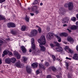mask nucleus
<instances>
[{
    "mask_svg": "<svg viewBox=\"0 0 78 78\" xmlns=\"http://www.w3.org/2000/svg\"><path fill=\"white\" fill-rule=\"evenodd\" d=\"M36 28H40V27H39V26L36 25Z\"/></svg>",
    "mask_w": 78,
    "mask_h": 78,
    "instance_id": "bf43d9fd",
    "label": "nucleus"
},
{
    "mask_svg": "<svg viewBox=\"0 0 78 78\" xmlns=\"http://www.w3.org/2000/svg\"><path fill=\"white\" fill-rule=\"evenodd\" d=\"M66 26H67V25H66V24H64L63 25V27H66Z\"/></svg>",
    "mask_w": 78,
    "mask_h": 78,
    "instance_id": "e2e57ef3",
    "label": "nucleus"
},
{
    "mask_svg": "<svg viewBox=\"0 0 78 78\" xmlns=\"http://www.w3.org/2000/svg\"><path fill=\"white\" fill-rule=\"evenodd\" d=\"M5 2V0H0V3H3Z\"/></svg>",
    "mask_w": 78,
    "mask_h": 78,
    "instance_id": "e433bc0d",
    "label": "nucleus"
},
{
    "mask_svg": "<svg viewBox=\"0 0 78 78\" xmlns=\"http://www.w3.org/2000/svg\"><path fill=\"white\" fill-rule=\"evenodd\" d=\"M21 49L23 53H25L27 51V49L23 46L21 47Z\"/></svg>",
    "mask_w": 78,
    "mask_h": 78,
    "instance_id": "dca6fc26",
    "label": "nucleus"
},
{
    "mask_svg": "<svg viewBox=\"0 0 78 78\" xmlns=\"http://www.w3.org/2000/svg\"><path fill=\"white\" fill-rule=\"evenodd\" d=\"M35 13H36V14H38V13H39V11L36 10L35 11Z\"/></svg>",
    "mask_w": 78,
    "mask_h": 78,
    "instance_id": "79ce46f5",
    "label": "nucleus"
},
{
    "mask_svg": "<svg viewBox=\"0 0 78 78\" xmlns=\"http://www.w3.org/2000/svg\"><path fill=\"white\" fill-rule=\"evenodd\" d=\"M39 67L40 69H45V67L44 66V65L42 64H40L39 65Z\"/></svg>",
    "mask_w": 78,
    "mask_h": 78,
    "instance_id": "5701e85b",
    "label": "nucleus"
},
{
    "mask_svg": "<svg viewBox=\"0 0 78 78\" xmlns=\"http://www.w3.org/2000/svg\"><path fill=\"white\" fill-rule=\"evenodd\" d=\"M14 54L16 57L17 59H20V55L19 54L17 53V52L16 51H15L13 52Z\"/></svg>",
    "mask_w": 78,
    "mask_h": 78,
    "instance_id": "39448f33",
    "label": "nucleus"
},
{
    "mask_svg": "<svg viewBox=\"0 0 78 78\" xmlns=\"http://www.w3.org/2000/svg\"><path fill=\"white\" fill-rule=\"evenodd\" d=\"M30 14L31 16H34V13H30Z\"/></svg>",
    "mask_w": 78,
    "mask_h": 78,
    "instance_id": "09e8293b",
    "label": "nucleus"
},
{
    "mask_svg": "<svg viewBox=\"0 0 78 78\" xmlns=\"http://www.w3.org/2000/svg\"><path fill=\"white\" fill-rule=\"evenodd\" d=\"M28 10H30L31 9V7H28Z\"/></svg>",
    "mask_w": 78,
    "mask_h": 78,
    "instance_id": "864d4df0",
    "label": "nucleus"
},
{
    "mask_svg": "<svg viewBox=\"0 0 78 78\" xmlns=\"http://www.w3.org/2000/svg\"><path fill=\"white\" fill-rule=\"evenodd\" d=\"M66 59H69V60H71V58H68L67 57H66Z\"/></svg>",
    "mask_w": 78,
    "mask_h": 78,
    "instance_id": "37998d69",
    "label": "nucleus"
},
{
    "mask_svg": "<svg viewBox=\"0 0 78 78\" xmlns=\"http://www.w3.org/2000/svg\"><path fill=\"white\" fill-rule=\"evenodd\" d=\"M21 30L22 31H25L26 30V27L24 26H22L21 28Z\"/></svg>",
    "mask_w": 78,
    "mask_h": 78,
    "instance_id": "bb28decb",
    "label": "nucleus"
},
{
    "mask_svg": "<svg viewBox=\"0 0 78 78\" xmlns=\"http://www.w3.org/2000/svg\"><path fill=\"white\" fill-rule=\"evenodd\" d=\"M45 64L46 67H48V66H50V65L49 64V63H48L47 62H46Z\"/></svg>",
    "mask_w": 78,
    "mask_h": 78,
    "instance_id": "c756f323",
    "label": "nucleus"
},
{
    "mask_svg": "<svg viewBox=\"0 0 78 78\" xmlns=\"http://www.w3.org/2000/svg\"><path fill=\"white\" fill-rule=\"evenodd\" d=\"M64 6L65 8H68L69 10L71 11L73 8V4L72 2H69L65 3Z\"/></svg>",
    "mask_w": 78,
    "mask_h": 78,
    "instance_id": "f03ea898",
    "label": "nucleus"
},
{
    "mask_svg": "<svg viewBox=\"0 0 78 78\" xmlns=\"http://www.w3.org/2000/svg\"><path fill=\"white\" fill-rule=\"evenodd\" d=\"M62 23H66V20H62Z\"/></svg>",
    "mask_w": 78,
    "mask_h": 78,
    "instance_id": "c03bdc74",
    "label": "nucleus"
},
{
    "mask_svg": "<svg viewBox=\"0 0 78 78\" xmlns=\"http://www.w3.org/2000/svg\"><path fill=\"white\" fill-rule=\"evenodd\" d=\"M37 1H40V0H34L32 3V5H37L38 3Z\"/></svg>",
    "mask_w": 78,
    "mask_h": 78,
    "instance_id": "412c9836",
    "label": "nucleus"
},
{
    "mask_svg": "<svg viewBox=\"0 0 78 78\" xmlns=\"http://www.w3.org/2000/svg\"><path fill=\"white\" fill-rule=\"evenodd\" d=\"M76 24L78 26V21L76 22Z\"/></svg>",
    "mask_w": 78,
    "mask_h": 78,
    "instance_id": "13d9d810",
    "label": "nucleus"
},
{
    "mask_svg": "<svg viewBox=\"0 0 78 78\" xmlns=\"http://www.w3.org/2000/svg\"><path fill=\"white\" fill-rule=\"evenodd\" d=\"M72 20L74 22L76 21V20Z\"/></svg>",
    "mask_w": 78,
    "mask_h": 78,
    "instance_id": "680f3d73",
    "label": "nucleus"
},
{
    "mask_svg": "<svg viewBox=\"0 0 78 78\" xmlns=\"http://www.w3.org/2000/svg\"><path fill=\"white\" fill-rule=\"evenodd\" d=\"M67 30H68V31L69 32H71V30H69V29H67Z\"/></svg>",
    "mask_w": 78,
    "mask_h": 78,
    "instance_id": "3c124183",
    "label": "nucleus"
},
{
    "mask_svg": "<svg viewBox=\"0 0 78 78\" xmlns=\"http://www.w3.org/2000/svg\"><path fill=\"white\" fill-rule=\"evenodd\" d=\"M69 17H66L65 18H64L63 20H69Z\"/></svg>",
    "mask_w": 78,
    "mask_h": 78,
    "instance_id": "cd10ccee",
    "label": "nucleus"
},
{
    "mask_svg": "<svg viewBox=\"0 0 78 78\" xmlns=\"http://www.w3.org/2000/svg\"><path fill=\"white\" fill-rule=\"evenodd\" d=\"M40 5V6H42V5H43V3H41Z\"/></svg>",
    "mask_w": 78,
    "mask_h": 78,
    "instance_id": "5fc2aeb1",
    "label": "nucleus"
},
{
    "mask_svg": "<svg viewBox=\"0 0 78 78\" xmlns=\"http://www.w3.org/2000/svg\"><path fill=\"white\" fill-rule=\"evenodd\" d=\"M16 66L17 67H19V68H23V66H24L23 64H21L20 62L19 61L16 64Z\"/></svg>",
    "mask_w": 78,
    "mask_h": 78,
    "instance_id": "7ed1b4c3",
    "label": "nucleus"
},
{
    "mask_svg": "<svg viewBox=\"0 0 78 78\" xmlns=\"http://www.w3.org/2000/svg\"><path fill=\"white\" fill-rule=\"evenodd\" d=\"M39 73H41L40 70H38L36 71V73L37 74V75L39 74Z\"/></svg>",
    "mask_w": 78,
    "mask_h": 78,
    "instance_id": "2f4dec72",
    "label": "nucleus"
},
{
    "mask_svg": "<svg viewBox=\"0 0 78 78\" xmlns=\"http://www.w3.org/2000/svg\"><path fill=\"white\" fill-rule=\"evenodd\" d=\"M54 43L57 46H59V44L58 42H55Z\"/></svg>",
    "mask_w": 78,
    "mask_h": 78,
    "instance_id": "7c9ffc66",
    "label": "nucleus"
},
{
    "mask_svg": "<svg viewBox=\"0 0 78 78\" xmlns=\"http://www.w3.org/2000/svg\"><path fill=\"white\" fill-rule=\"evenodd\" d=\"M5 55H6L5 54H3L2 55V57H4V56H5Z\"/></svg>",
    "mask_w": 78,
    "mask_h": 78,
    "instance_id": "4d7b16f0",
    "label": "nucleus"
},
{
    "mask_svg": "<svg viewBox=\"0 0 78 78\" xmlns=\"http://www.w3.org/2000/svg\"><path fill=\"white\" fill-rule=\"evenodd\" d=\"M71 20H76V18L75 17H72L71 19Z\"/></svg>",
    "mask_w": 78,
    "mask_h": 78,
    "instance_id": "4c0bfd02",
    "label": "nucleus"
},
{
    "mask_svg": "<svg viewBox=\"0 0 78 78\" xmlns=\"http://www.w3.org/2000/svg\"><path fill=\"white\" fill-rule=\"evenodd\" d=\"M22 60L23 61V62H26V61H27V58L25 57H23L22 58Z\"/></svg>",
    "mask_w": 78,
    "mask_h": 78,
    "instance_id": "393cba45",
    "label": "nucleus"
},
{
    "mask_svg": "<svg viewBox=\"0 0 78 78\" xmlns=\"http://www.w3.org/2000/svg\"><path fill=\"white\" fill-rule=\"evenodd\" d=\"M56 51L58 52H61L63 51V49L60 46L57 47L56 48Z\"/></svg>",
    "mask_w": 78,
    "mask_h": 78,
    "instance_id": "0eeeda50",
    "label": "nucleus"
},
{
    "mask_svg": "<svg viewBox=\"0 0 78 78\" xmlns=\"http://www.w3.org/2000/svg\"><path fill=\"white\" fill-rule=\"evenodd\" d=\"M12 16L13 17H16V16L14 15H13Z\"/></svg>",
    "mask_w": 78,
    "mask_h": 78,
    "instance_id": "338daca9",
    "label": "nucleus"
},
{
    "mask_svg": "<svg viewBox=\"0 0 78 78\" xmlns=\"http://www.w3.org/2000/svg\"><path fill=\"white\" fill-rule=\"evenodd\" d=\"M11 59V62H12V63H14L16 61V59L14 58H12Z\"/></svg>",
    "mask_w": 78,
    "mask_h": 78,
    "instance_id": "6ab92c4d",
    "label": "nucleus"
},
{
    "mask_svg": "<svg viewBox=\"0 0 78 78\" xmlns=\"http://www.w3.org/2000/svg\"><path fill=\"white\" fill-rule=\"evenodd\" d=\"M51 69L53 71H55V70H56V68H55V67L54 66L51 67Z\"/></svg>",
    "mask_w": 78,
    "mask_h": 78,
    "instance_id": "c85d7f7f",
    "label": "nucleus"
},
{
    "mask_svg": "<svg viewBox=\"0 0 78 78\" xmlns=\"http://www.w3.org/2000/svg\"><path fill=\"white\" fill-rule=\"evenodd\" d=\"M78 28L77 26L75 25H71L70 27V29L72 30H75Z\"/></svg>",
    "mask_w": 78,
    "mask_h": 78,
    "instance_id": "f8f14e48",
    "label": "nucleus"
},
{
    "mask_svg": "<svg viewBox=\"0 0 78 78\" xmlns=\"http://www.w3.org/2000/svg\"><path fill=\"white\" fill-rule=\"evenodd\" d=\"M52 37H53V34L51 33H49L46 36V38L47 40L50 41Z\"/></svg>",
    "mask_w": 78,
    "mask_h": 78,
    "instance_id": "20e7f679",
    "label": "nucleus"
},
{
    "mask_svg": "<svg viewBox=\"0 0 78 78\" xmlns=\"http://www.w3.org/2000/svg\"><path fill=\"white\" fill-rule=\"evenodd\" d=\"M31 51H32L31 49H30V50H29V52H31Z\"/></svg>",
    "mask_w": 78,
    "mask_h": 78,
    "instance_id": "69168bd1",
    "label": "nucleus"
},
{
    "mask_svg": "<svg viewBox=\"0 0 78 78\" xmlns=\"http://www.w3.org/2000/svg\"><path fill=\"white\" fill-rule=\"evenodd\" d=\"M38 31L40 33H41V29L40 27H39V28L38 29Z\"/></svg>",
    "mask_w": 78,
    "mask_h": 78,
    "instance_id": "c9c22d12",
    "label": "nucleus"
},
{
    "mask_svg": "<svg viewBox=\"0 0 78 78\" xmlns=\"http://www.w3.org/2000/svg\"><path fill=\"white\" fill-rule=\"evenodd\" d=\"M3 42L2 41V40H0V45H2V44H3Z\"/></svg>",
    "mask_w": 78,
    "mask_h": 78,
    "instance_id": "58836bf2",
    "label": "nucleus"
},
{
    "mask_svg": "<svg viewBox=\"0 0 78 78\" xmlns=\"http://www.w3.org/2000/svg\"><path fill=\"white\" fill-rule=\"evenodd\" d=\"M67 40L68 41H69V42H70L71 44H72V43H73V39H72L70 36L68 37L67 38Z\"/></svg>",
    "mask_w": 78,
    "mask_h": 78,
    "instance_id": "1a4fd4ad",
    "label": "nucleus"
},
{
    "mask_svg": "<svg viewBox=\"0 0 78 78\" xmlns=\"http://www.w3.org/2000/svg\"><path fill=\"white\" fill-rule=\"evenodd\" d=\"M32 11H35L36 10H37V6L36 5L33 6L31 8Z\"/></svg>",
    "mask_w": 78,
    "mask_h": 78,
    "instance_id": "2eb2a0df",
    "label": "nucleus"
},
{
    "mask_svg": "<svg viewBox=\"0 0 78 78\" xmlns=\"http://www.w3.org/2000/svg\"><path fill=\"white\" fill-rule=\"evenodd\" d=\"M50 46L52 47H54V45H53V44H50Z\"/></svg>",
    "mask_w": 78,
    "mask_h": 78,
    "instance_id": "de8ad7c7",
    "label": "nucleus"
},
{
    "mask_svg": "<svg viewBox=\"0 0 78 78\" xmlns=\"http://www.w3.org/2000/svg\"><path fill=\"white\" fill-rule=\"evenodd\" d=\"M56 76V77H57V78H61V76H60L59 75H57Z\"/></svg>",
    "mask_w": 78,
    "mask_h": 78,
    "instance_id": "a18cd8bd",
    "label": "nucleus"
},
{
    "mask_svg": "<svg viewBox=\"0 0 78 78\" xmlns=\"http://www.w3.org/2000/svg\"><path fill=\"white\" fill-rule=\"evenodd\" d=\"M68 78H71V77L69 76H68Z\"/></svg>",
    "mask_w": 78,
    "mask_h": 78,
    "instance_id": "774afa93",
    "label": "nucleus"
},
{
    "mask_svg": "<svg viewBox=\"0 0 78 78\" xmlns=\"http://www.w3.org/2000/svg\"><path fill=\"white\" fill-rule=\"evenodd\" d=\"M76 17L78 19V14L76 15Z\"/></svg>",
    "mask_w": 78,
    "mask_h": 78,
    "instance_id": "052dcab7",
    "label": "nucleus"
},
{
    "mask_svg": "<svg viewBox=\"0 0 78 78\" xmlns=\"http://www.w3.org/2000/svg\"><path fill=\"white\" fill-rule=\"evenodd\" d=\"M47 30L48 31H50V27H47Z\"/></svg>",
    "mask_w": 78,
    "mask_h": 78,
    "instance_id": "ea45409f",
    "label": "nucleus"
},
{
    "mask_svg": "<svg viewBox=\"0 0 78 78\" xmlns=\"http://www.w3.org/2000/svg\"><path fill=\"white\" fill-rule=\"evenodd\" d=\"M26 70L27 73H30L31 72V69H30V66H27L26 67Z\"/></svg>",
    "mask_w": 78,
    "mask_h": 78,
    "instance_id": "ddd939ff",
    "label": "nucleus"
},
{
    "mask_svg": "<svg viewBox=\"0 0 78 78\" xmlns=\"http://www.w3.org/2000/svg\"><path fill=\"white\" fill-rule=\"evenodd\" d=\"M38 42L40 44H39V46L40 47V50L43 52L45 51L46 50V48L45 47L42 45H45L46 43L45 41V38L44 36L42 35L40 39L37 40Z\"/></svg>",
    "mask_w": 78,
    "mask_h": 78,
    "instance_id": "f257e3e1",
    "label": "nucleus"
},
{
    "mask_svg": "<svg viewBox=\"0 0 78 78\" xmlns=\"http://www.w3.org/2000/svg\"><path fill=\"white\" fill-rule=\"evenodd\" d=\"M9 51H8V50H6L4 51L3 52V53L4 54L6 55H7Z\"/></svg>",
    "mask_w": 78,
    "mask_h": 78,
    "instance_id": "a878e982",
    "label": "nucleus"
},
{
    "mask_svg": "<svg viewBox=\"0 0 78 78\" xmlns=\"http://www.w3.org/2000/svg\"><path fill=\"white\" fill-rule=\"evenodd\" d=\"M52 58L53 59V61H55V56L52 55Z\"/></svg>",
    "mask_w": 78,
    "mask_h": 78,
    "instance_id": "473e14b6",
    "label": "nucleus"
},
{
    "mask_svg": "<svg viewBox=\"0 0 78 78\" xmlns=\"http://www.w3.org/2000/svg\"><path fill=\"white\" fill-rule=\"evenodd\" d=\"M65 50H68L69 51V53H73V50L70 49L69 48V47L68 46H66L65 48Z\"/></svg>",
    "mask_w": 78,
    "mask_h": 78,
    "instance_id": "9b49d317",
    "label": "nucleus"
},
{
    "mask_svg": "<svg viewBox=\"0 0 78 78\" xmlns=\"http://www.w3.org/2000/svg\"><path fill=\"white\" fill-rule=\"evenodd\" d=\"M68 34L66 33H62L60 34L61 36H67Z\"/></svg>",
    "mask_w": 78,
    "mask_h": 78,
    "instance_id": "4be33fe9",
    "label": "nucleus"
},
{
    "mask_svg": "<svg viewBox=\"0 0 78 78\" xmlns=\"http://www.w3.org/2000/svg\"><path fill=\"white\" fill-rule=\"evenodd\" d=\"M37 33V31L36 30H33L32 32L30 33V36H33L34 35V34H36Z\"/></svg>",
    "mask_w": 78,
    "mask_h": 78,
    "instance_id": "9d476101",
    "label": "nucleus"
},
{
    "mask_svg": "<svg viewBox=\"0 0 78 78\" xmlns=\"http://www.w3.org/2000/svg\"><path fill=\"white\" fill-rule=\"evenodd\" d=\"M55 36L57 37V38L58 39V42H60L61 41V38H60V37H59L58 36V35H55Z\"/></svg>",
    "mask_w": 78,
    "mask_h": 78,
    "instance_id": "b1692460",
    "label": "nucleus"
},
{
    "mask_svg": "<svg viewBox=\"0 0 78 78\" xmlns=\"http://www.w3.org/2000/svg\"><path fill=\"white\" fill-rule=\"evenodd\" d=\"M76 50L77 51H78V45L76 46Z\"/></svg>",
    "mask_w": 78,
    "mask_h": 78,
    "instance_id": "8fccbe9b",
    "label": "nucleus"
},
{
    "mask_svg": "<svg viewBox=\"0 0 78 78\" xmlns=\"http://www.w3.org/2000/svg\"><path fill=\"white\" fill-rule=\"evenodd\" d=\"M26 22H28L29 21V20H26Z\"/></svg>",
    "mask_w": 78,
    "mask_h": 78,
    "instance_id": "0e129e2a",
    "label": "nucleus"
},
{
    "mask_svg": "<svg viewBox=\"0 0 78 78\" xmlns=\"http://www.w3.org/2000/svg\"><path fill=\"white\" fill-rule=\"evenodd\" d=\"M29 17H28L27 15H26L25 16L26 20H29Z\"/></svg>",
    "mask_w": 78,
    "mask_h": 78,
    "instance_id": "72a5a7b5",
    "label": "nucleus"
},
{
    "mask_svg": "<svg viewBox=\"0 0 78 78\" xmlns=\"http://www.w3.org/2000/svg\"><path fill=\"white\" fill-rule=\"evenodd\" d=\"M37 62L34 63L32 64V68H37Z\"/></svg>",
    "mask_w": 78,
    "mask_h": 78,
    "instance_id": "f3484780",
    "label": "nucleus"
},
{
    "mask_svg": "<svg viewBox=\"0 0 78 78\" xmlns=\"http://www.w3.org/2000/svg\"><path fill=\"white\" fill-rule=\"evenodd\" d=\"M63 44H67V42L66 41H63Z\"/></svg>",
    "mask_w": 78,
    "mask_h": 78,
    "instance_id": "603ef678",
    "label": "nucleus"
},
{
    "mask_svg": "<svg viewBox=\"0 0 78 78\" xmlns=\"http://www.w3.org/2000/svg\"><path fill=\"white\" fill-rule=\"evenodd\" d=\"M8 55H12V52L9 51L8 53Z\"/></svg>",
    "mask_w": 78,
    "mask_h": 78,
    "instance_id": "f704fd0d",
    "label": "nucleus"
},
{
    "mask_svg": "<svg viewBox=\"0 0 78 78\" xmlns=\"http://www.w3.org/2000/svg\"><path fill=\"white\" fill-rule=\"evenodd\" d=\"M73 59L75 60H78V56L77 54H74L73 57Z\"/></svg>",
    "mask_w": 78,
    "mask_h": 78,
    "instance_id": "4468645a",
    "label": "nucleus"
},
{
    "mask_svg": "<svg viewBox=\"0 0 78 78\" xmlns=\"http://www.w3.org/2000/svg\"><path fill=\"white\" fill-rule=\"evenodd\" d=\"M5 62L7 64H10L11 63V59L9 58H7L5 60Z\"/></svg>",
    "mask_w": 78,
    "mask_h": 78,
    "instance_id": "a211bd4d",
    "label": "nucleus"
},
{
    "mask_svg": "<svg viewBox=\"0 0 78 78\" xmlns=\"http://www.w3.org/2000/svg\"><path fill=\"white\" fill-rule=\"evenodd\" d=\"M7 26L9 28L10 27H16V25L13 23H10L7 24Z\"/></svg>",
    "mask_w": 78,
    "mask_h": 78,
    "instance_id": "6e6552de",
    "label": "nucleus"
},
{
    "mask_svg": "<svg viewBox=\"0 0 78 78\" xmlns=\"http://www.w3.org/2000/svg\"><path fill=\"white\" fill-rule=\"evenodd\" d=\"M66 65L67 67H68L69 66V64L68 63H66Z\"/></svg>",
    "mask_w": 78,
    "mask_h": 78,
    "instance_id": "49530a36",
    "label": "nucleus"
},
{
    "mask_svg": "<svg viewBox=\"0 0 78 78\" xmlns=\"http://www.w3.org/2000/svg\"><path fill=\"white\" fill-rule=\"evenodd\" d=\"M0 20H6L5 16L0 15Z\"/></svg>",
    "mask_w": 78,
    "mask_h": 78,
    "instance_id": "aec40b11",
    "label": "nucleus"
},
{
    "mask_svg": "<svg viewBox=\"0 0 78 78\" xmlns=\"http://www.w3.org/2000/svg\"><path fill=\"white\" fill-rule=\"evenodd\" d=\"M2 59H0V64H2Z\"/></svg>",
    "mask_w": 78,
    "mask_h": 78,
    "instance_id": "6e6d98bb",
    "label": "nucleus"
},
{
    "mask_svg": "<svg viewBox=\"0 0 78 78\" xmlns=\"http://www.w3.org/2000/svg\"><path fill=\"white\" fill-rule=\"evenodd\" d=\"M34 38H32L31 39V42L33 50L35 49V45H34Z\"/></svg>",
    "mask_w": 78,
    "mask_h": 78,
    "instance_id": "423d86ee",
    "label": "nucleus"
},
{
    "mask_svg": "<svg viewBox=\"0 0 78 78\" xmlns=\"http://www.w3.org/2000/svg\"><path fill=\"white\" fill-rule=\"evenodd\" d=\"M46 78H51V76L50 75H48Z\"/></svg>",
    "mask_w": 78,
    "mask_h": 78,
    "instance_id": "a19ab883",
    "label": "nucleus"
}]
</instances>
